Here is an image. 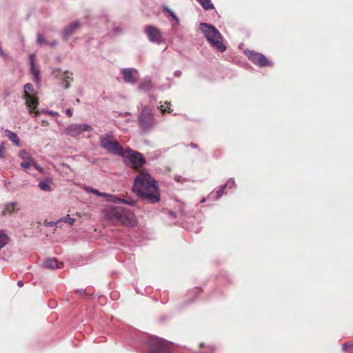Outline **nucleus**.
<instances>
[{
  "label": "nucleus",
  "mask_w": 353,
  "mask_h": 353,
  "mask_svg": "<svg viewBox=\"0 0 353 353\" xmlns=\"http://www.w3.org/2000/svg\"><path fill=\"white\" fill-rule=\"evenodd\" d=\"M132 190L144 202L155 203L160 201L157 181L148 173L143 172L137 176Z\"/></svg>",
  "instance_id": "f257e3e1"
},
{
  "label": "nucleus",
  "mask_w": 353,
  "mask_h": 353,
  "mask_svg": "<svg viewBox=\"0 0 353 353\" xmlns=\"http://www.w3.org/2000/svg\"><path fill=\"white\" fill-rule=\"evenodd\" d=\"M200 29L212 47L220 52L225 51L226 46L223 43V37L214 26L207 23H201Z\"/></svg>",
  "instance_id": "f03ea898"
},
{
  "label": "nucleus",
  "mask_w": 353,
  "mask_h": 353,
  "mask_svg": "<svg viewBox=\"0 0 353 353\" xmlns=\"http://www.w3.org/2000/svg\"><path fill=\"white\" fill-rule=\"evenodd\" d=\"M145 343L150 353H174V344L154 336H148Z\"/></svg>",
  "instance_id": "7ed1b4c3"
},
{
  "label": "nucleus",
  "mask_w": 353,
  "mask_h": 353,
  "mask_svg": "<svg viewBox=\"0 0 353 353\" xmlns=\"http://www.w3.org/2000/svg\"><path fill=\"white\" fill-rule=\"evenodd\" d=\"M99 143L101 148L108 153L119 156L124 153V149L112 132L101 134L99 136Z\"/></svg>",
  "instance_id": "20e7f679"
},
{
  "label": "nucleus",
  "mask_w": 353,
  "mask_h": 353,
  "mask_svg": "<svg viewBox=\"0 0 353 353\" xmlns=\"http://www.w3.org/2000/svg\"><path fill=\"white\" fill-rule=\"evenodd\" d=\"M120 156L124 158L126 165L134 169L139 168L145 163L143 156L140 152L134 151L130 148L124 149V153Z\"/></svg>",
  "instance_id": "39448f33"
},
{
  "label": "nucleus",
  "mask_w": 353,
  "mask_h": 353,
  "mask_svg": "<svg viewBox=\"0 0 353 353\" xmlns=\"http://www.w3.org/2000/svg\"><path fill=\"white\" fill-rule=\"evenodd\" d=\"M138 121L141 129L148 132L157 124V121L152 114V109L145 106L138 117Z\"/></svg>",
  "instance_id": "423d86ee"
},
{
  "label": "nucleus",
  "mask_w": 353,
  "mask_h": 353,
  "mask_svg": "<svg viewBox=\"0 0 353 353\" xmlns=\"http://www.w3.org/2000/svg\"><path fill=\"white\" fill-rule=\"evenodd\" d=\"M34 88L31 83H26L24 85L23 98L26 100V104L30 109V112H33L37 108L38 101L33 97Z\"/></svg>",
  "instance_id": "0eeeda50"
},
{
  "label": "nucleus",
  "mask_w": 353,
  "mask_h": 353,
  "mask_svg": "<svg viewBox=\"0 0 353 353\" xmlns=\"http://www.w3.org/2000/svg\"><path fill=\"white\" fill-rule=\"evenodd\" d=\"M245 54L250 61L260 67L273 65L272 62L268 60V59L261 53L254 51H248Z\"/></svg>",
  "instance_id": "6e6552de"
},
{
  "label": "nucleus",
  "mask_w": 353,
  "mask_h": 353,
  "mask_svg": "<svg viewBox=\"0 0 353 353\" xmlns=\"http://www.w3.org/2000/svg\"><path fill=\"white\" fill-rule=\"evenodd\" d=\"M92 130V127L88 124H72L65 129L67 134L71 137H77L83 132H91Z\"/></svg>",
  "instance_id": "1a4fd4ad"
},
{
  "label": "nucleus",
  "mask_w": 353,
  "mask_h": 353,
  "mask_svg": "<svg viewBox=\"0 0 353 353\" xmlns=\"http://www.w3.org/2000/svg\"><path fill=\"white\" fill-rule=\"evenodd\" d=\"M145 32L150 41L158 44L163 41L162 33L157 28L153 26H148L145 28Z\"/></svg>",
  "instance_id": "9d476101"
},
{
  "label": "nucleus",
  "mask_w": 353,
  "mask_h": 353,
  "mask_svg": "<svg viewBox=\"0 0 353 353\" xmlns=\"http://www.w3.org/2000/svg\"><path fill=\"white\" fill-rule=\"evenodd\" d=\"M118 222L125 225L134 226L137 224V219L132 211L122 208V213H121V217Z\"/></svg>",
  "instance_id": "9b49d317"
},
{
  "label": "nucleus",
  "mask_w": 353,
  "mask_h": 353,
  "mask_svg": "<svg viewBox=\"0 0 353 353\" xmlns=\"http://www.w3.org/2000/svg\"><path fill=\"white\" fill-rule=\"evenodd\" d=\"M121 213H122V208L119 206L110 205L103 210V214L107 219L117 222L121 217Z\"/></svg>",
  "instance_id": "f8f14e48"
},
{
  "label": "nucleus",
  "mask_w": 353,
  "mask_h": 353,
  "mask_svg": "<svg viewBox=\"0 0 353 353\" xmlns=\"http://www.w3.org/2000/svg\"><path fill=\"white\" fill-rule=\"evenodd\" d=\"M123 79L125 83L135 84L137 83L136 77L139 76V72L135 68H123L121 70Z\"/></svg>",
  "instance_id": "ddd939ff"
},
{
  "label": "nucleus",
  "mask_w": 353,
  "mask_h": 353,
  "mask_svg": "<svg viewBox=\"0 0 353 353\" xmlns=\"http://www.w3.org/2000/svg\"><path fill=\"white\" fill-rule=\"evenodd\" d=\"M80 26L81 23L78 21H75L66 26L62 32L63 40L67 41L68 38L80 27Z\"/></svg>",
  "instance_id": "4468645a"
},
{
  "label": "nucleus",
  "mask_w": 353,
  "mask_h": 353,
  "mask_svg": "<svg viewBox=\"0 0 353 353\" xmlns=\"http://www.w3.org/2000/svg\"><path fill=\"white\" fill-rule=\"evenodd\" d=\"M54 74L59 77L61 81H72V73L69 71H61L60 69H57L56 71H54Z\"/></svg>",
  "instance_id": "2eb2a0df"
},
{
  "label": "nucleus",
  "mask_w": 353,
  "mask_h": 353,
  "mask_svg": "<svg viewBox=\"0 0 353 353\" xmlns=\"http://www.w3.org/2000/svg\"><path fill=\"white\" fill-rule=\"evenodd\" d=\"M18 203L17 202H12L8 203L3 210L2 211V214L3 215L11 214L12 213H15L19 210L17 208Z\"/></svg>",
  "instance_id": "dca6fc26"
},
{
  "label": "nucleus",
  "mask_w": 353,
  "mask_h": 353,
  "mask_svg": "<svg viewBox=\"0 0 353 353\" xmlns=\"http://www.w3.org/2000/svg\"><path fill=\"white\" fill-rule=\"evenodd\" d=\"M5 132L6 133V136H7L8 139L10 141H12L14 145H18V146L20 145V139L16 133L10 131L9 130H6L5 131Z\"/></svg>",
  "instance_id": "f3484780"
},
{
  "label": "nucleus",
  "mask_w": 353,
  "mask_h": 353,
  "mask_svg": "<svg viewBox=\"0 0 353 353\" xmlns=\"http://www.w3.org/2000/svg\"><path fill=\"white\" fill-rule=\"evenodd\" d=\"M38 187L43 191L50 192L52 190L51 180L46 179L40 181L38 184Z\"/></svg>",
  "instance_id": "a211bd4d"
},
{
  "label": "nucleus",
  "mask_w": 353,
  "mask_h": 353,
  "mask_svg": "<svg viewBox=\"0 0 353 353\" xmlns=\"http://www.w3.org/2000/svg\"><path fill=\"white\" fill-rule=\"evenodd\" d=\"M152 84L150 79H144L138 86V89L143 91H148L152 88Z\"/></svg>",
  "instance_id": "6ab92c4d"
},
{
  "label": "nucleus",
  "mask_w": 353,
  "mask_h": 353,
  "mask_svg": "<svg viewBox=\"0 0 353 353\" xmlns=\"http://www.w3.org/2000/svg\"><path fill=\"white\" fill-rule=\"evenodd\" d=\"M162 9L163 12L168 13L169 16L171 17L173 20H174L176 25H179V19L170 8H169L167 6H163Z\"/></svg>",
  "instance_id": "aec40b11"
},
{
  "label": "nucleus",
  "mask_w": 353,
  "mask_h": 353,
  "mask_svg": "<svg viewBox=\"0 0 353 353\" xmlns=\"http://www.w3.org/2000/svg\"><path fill=\"white\" fill-rule=\"evenodd\" d=\"M9 237L4 230H0V250L8 244Z\"/></svg>",
  "instance_id": "412c9836"
},
{
  "label": "nucleus",
  "mask_w": 353,
  "mask_h": 353,
  "mask_svg": "<svg viewBox=\"0 0 353 353\" xmlns=\"http://www.w3.org/2000/svg\"><path fill=\"white\" fill-rule=\"evenodd\" d=\"M197 1L205 10H212L214 8V4L211 2V0H197Z\"/></svg>",
  "instance_id": "4be33fe9"
},
{
  "label": "nucleus",
  "mask_w": 353,
  "mask_h": 353,
  "mask_svg": "<svg viewBox=\"0 0 353 353\" xmlns=\"http://www.w3.org/2000/svg\"><path fill=\"white\" fill-rule=\"evenodd\" d=\"M63 265V262H59L57 259L54 257H49L44 260L43 265Z\"/></svg>",
  "instance_id": "5701e85b"
},
{
  "label": "nucleus",
  "mask_w": 353,
  "mask_h": 353,
  "mask_svg": "<svg viewBox=\"0 0 353 353\" xmlns=\"http://www.w3.org/2000/svg\"><path fill=\"white\" fill-rule=\"evenodd\" d=\"M19 155L21 159H23L25 161L33 159L31 155L25 150H21Z\"/></svg>",
  "instance_id": "b1692460"
},
{
  "label": "nucleus",
  "mask_w": 353,
  "mask_h": 353,
  "mask_svg": "<svg viewBox=\"0 0 353 353\" xmlns=\"http://www.w3.org/2000/svg\"><path fill=\"white\" fill-rule=\"evenodd\" d=\"M30 72L34 76V81L37 83H39L40 81L39 71L35 67H34L30 68Z\"/></svg>",
  "instance_id": "393cba45"
},
{
  "label": "nucleus",
  "mask_w": 353,
  "mask_h": 353,
  "mask_svg": "<svg viewBox=\"0 0 353 353\" xmlns=\"http://www.w3.org/2000/svg\"><path fill=\"white\" fill-rule=\"evenodd\" d=\"M60 220L61 222H65L69 223L70 225H73L74 223V219L70 217L69 215H67L65 217L61 218Z\"/></svg>",
  "instance_id": "a878e982"
},
{
  "label": "nucleus",
  "mask_w": 353,
  "mask_h": 353,
  "mask_svg": "<svg viewBox=\"0 0 353 353\" xmlns=\"http://www.w3.org/2000/svg\"><path fill=\"white\" fill-rule=\"evenodd\" d=\"M108 201H112L115 203H122V199H120L116 196L110 194L109 198L108 199Z\"/></svg>",
  "instance_id": "bb28decb"
},
{
  "label": "nucleus",
  "mask_w": 353,
  "mask_h": 353,
  "mask_svg": "<svg viewBox=\"0 0 353 353\" xmlns=\"http://www.w3.org/2000/svg\"><path fill=\"white\" fill-rule=\"evenodd\" d=\"M34 161V159L31 160H26L21 163V166L25 169L29 168L31 165H32Z\"/></svg>",
  "instance_id": "cd10ccee"
},
{
  "label": "nucleus",
  "mask_w": 353,
  "mask_h": 353,
  "mask_svg": "<svg viewBox=\"0 0 353 353\" xmlns=\"http://www.w3.org/2000/svg\"><path fill=\"white\" fill-rule=\"evenodd\" d=\"M226 185H222L220 187V188L216 192V199H219L223 194Z\"/></svg>",
  "instance_id": "c85d7f7f"
},
{
  "label": "nucleus",
  "mask_w": 353,
  "mask_h": 353,
  "mask_svg": "<svg viewBox=\"0 0 353 353\" xmlns=\"http://www.w3.org/2000/svg\"><path fill=\"white\" fill-rule=\"evenodd\" d=\"M37 42L41 45H47L48 43V41L41 34H37Z\"/></svg>",
  "instance_id": "c756f323"
},
{
  "label": "nucleus",
  "mask_w": 353,
  "mask_h": 353,
  "mask_svg": "<svg viewBox=\"0 0 353 353\" xmlns=\"http://www.w3.org/2000/svg\"><path fill=\"white\" fill-rule=\"evenodd\" d=\"M122 203H125L129 205H134L136 201L132 199H122Z\"/></svg>",
  "instance_id": "7c9ffc66"
},
{
  "label": "nucleus",
  "mask_w": 353,
  "mask_h": 353,
  "mask_svg": "<svg viewBox=\"0 0 353 353\" xmlns=\"http://www.w3.org/2000/svg\"><path fill=\"white\" fill-rule=\"evenodd\" d=\"M85 189L86 192H92L98 196L100 195L101 192H99L97 189H94L93 188H91V187H86Z\"/></svg>",
  "instance_id": "2f4dec72"
},
{
  "label": "nucleus",
  "mask_w": 353,
  "mask_h": 353,
  "mask_svg": "<svg viewBox=\"0 0 353 353\" xmlns=\"http://www.w3.org/2000/svg\"><path fill=\"white\" fill-rule=\"evenodd\" d=\"M32 165L37 169L38 171H39L41 173H44V169L41 168L37 163L35 162L34 160Z\"/></svg>",
  "instance_id": "473e14b6"
},
{
  "label": "nucleus",
  "mask_w": 353,
  "mask_h": 353,
  "mask_svg": "<svg viewBox=\"0 0 353 353\" xmlns=\"http://www.w3.org/2000/svg\"><path fill=\"white\" fill-rule=\"evenodd\" d=\"M224 185H226V188H232L235 185V181L233 179H230Z\"/></svg>",
  "instance_id": "72a5a7b5"
},
{
  "label": "nucleus",
  "mask_w": 353,
  "mask_h": 353,
  "mask_svg": "<svg viewBox=\"0 0 353 353\" xmlns=\"http://www.w3.org/2000/svg\"><path fill=\"white\" fill-rule=\"evenodd\" d=\"M30 59V66L31 68H34V54H31L29 57Z\"/></svg>",
  "instance_id": "f704fd0d"
},
{
  "label": "nucleus",
  "mask_w": 353,
  "mask_h": 353,
  "mask_svg": "<svg viewBox=\"0 0 353 353\" xmlns=\"http://www.w3.org/2000/svg\"><path fill=\"white\" fill-rule=\"evenodd\" d=\"M347 348H350L351 350H353V342L344 343L343 345V350H345Z\"/></svg>",
  "instance_id": "c9c22d12"
},
{
  "label": "nucleus",
  "mask_w": 353,
  "mask_h": 353,
  "mask_svg": "<svg viewBox=\"0 0 353 353\" xmlns=\"http://www.w3.org/2000/svg\"><path fill=\"white\" fill-rule=\"evenodd\" d=\"M75 293H77L81 296H87L88 294L85 292V290L83 289H79L75 290Z\"/></svg>",
  "instance_id": "e433bc0d"
},
{
  "label": "nucleus",
  "mask_w": 353,
  "mask_h": 353,
  "mask_svg": "<svg viewBox=\"0 0 353 353\" xmlns=\"http://www.w3.org/2000/svg\"><path fill=\"white\" fill-rule=\"evenodd\" d=\"M61 85L63 86L65 89H68L70 87V81H62L61 83Z\"/></svg>",
  "instance_id": "4c0bfd02"
},
{
  "label": "nucleus",
  "mask_w": 353,
  "mask_h": 353,
  "mask_svg": "<svg viewBox=\"0 0 353 353\" xmlns=\"http://www.w3.org/2000/svg\"><path fill=\"white\" fill-rule=\"evenodd\" d=\"M159 108L160 109V110L163 113H164L165 111H167L168 112H172V110H171L170 108H168V109H166L163 105L159 106Z\"/></svg>",
  "instance_id": "58836bf2"
},
{
  "label": "nucleus",
  "mask_w": 353,
  "mask_h": 353,
  "mask_svg": "<svg viewBox=\"0 0 353 353\" xmlns=\"http://www.w3.org/2000/svg\"><path fill=\"white\" fill-rule=\"evenodd\" d=\"M60 223V220H59L58 221L54 223L52 221L51 222H49L47 223V225H49V226H55V227H58V225Z\"/></svg>",
  "instance_id": "ea45409f"
},
{
  "label": "nucleus",
  "mask_w": 353,
  "mask_h": 353,
  "mask_svg": "<svg viewBox=\"0 0 353 353\" xmlns=\"http://www.w3.org/2000/svg\"><path fill=\"white\" fill-rule=\"evenodd\" d=\"M45 113L48 114V115H51V116H57V115H58L57 112H54L52 110H47V111L45 112Z\"/></svg>",
  "instance_id": "a19ab883"
},
{
  "label": "nucleus",
  "mask_w": 353,
  "mask_h": 353,
  "mask_svg": "<svg viewBox=\"0 0 353 353\" xmlns=\"http://www.w3.org/2000/svg\"><path fill=\"white\" fill-rule=\"evenodd\" d=\"M110 194L105 192H101L99 196L105 197L107 199L109 198Z\"/></svg>",
  "instance_id": "79ce46f5"
},
{
  "label": "nucleus",
  "mask_w": 353,
  "mask_h": 353,
  "mask_svg": "<svg viewBox=\"0 0 353 353\" xmlns=\"http://www.w3.org/2000/svg\"><path fill=\"white\" fill-rule=\"evenodd\" d=\"M201 292V288H194L193 290H192V292L194 293V294H199L200 292Z\"/></svg>",
  "instance_id": "37998d69"
},
{
  "label": "nucleus",
  "mask_w": 353,
  "mask_h": 353,
  "mask_svg": "<svg viewBox=\"0 0 353 353\" xmlns=\"http://www.w3.org/2000/svg\"><path fill=\"white\" fill-rule=\"evenodd\" d=\"M66 112V114L68 116V117H72V111L71 109L68 108L65 111Z\"/></svg>",
  "instance_id": "c03bdc74"
},
{
  "label": "nucleus",
  "mask_w": 353,
  "mask_h": 353,
  "mask_svg": "<svg viewBox=\"0 0 353 353\" xmlns=\"http://www.w3.org/2000/svg\"><path fill=\"white\" fill-rule=\"evenodd\" d=\"M57 44V43L56 41H50V42L48 41V43L47 45L54 47V46H56Z\"/></svg>",
  "instance_id": "a18cd8bd"
},
{
  "label": "nucleus",
  "mask_w": 353,
  "mask_h": 353,
  "mask_svg": "<svg viewBox=\"0 0 353 353\" xmlns=\"http://www.w3.org/2000/svg\"><path fill=\"white\" fill-rule=\"evenodd\" d=\"M174 75L175 77H179L181 75V72L179 70H176L174 72Z\"/></svg>",
  "instance_id": "49530a36"
},
{
  "label": "nucleus",
  "mask_w": 353,
  "mask_h": 353,
  "mask_svg": "<svg viewBox=\"0 0 353 353\" xmlns=\"http://www.w3.org/2000/svg\"><path fill=\"white\" fill-rule=\"evenodd\" d=\"M4 149L3 146L2 145L1 148H0V158L3 159L4 158V156L2 153V151Z\"/></svg>",
  "instance_id": "de8ad7c7"
},
{
  "label": "nucleus",
  "mask_w": 353,
  "mask_h": 353,
  "mask_svg": "<svg viewBox=\"0 0 353 353\" xmlns=\"http://www.w3.org/2000/svg\"><path fill=\"white\" fill-rule=\"evenodd\" d=\"M114 32L115 33L120 32H121V29L119 28V27H115V28H114Z\"/></svg>",
  "instance_id": "09e8293b"
},
{
  "label": "nucleus",
  "mask_w": 353,
  "mask_h": 353,
  "mask_svg": "<svg viewBox=\"0 0 353 353\" xmlns=\"http://www.w3.org/2000/svg\"><path fill=\"white\" fill-rule=\"evenodd\" d=\"M168 213H169V214H170L171 216H172V217H174V218H175V217H176V214H175V212H173V211H169V212H168Z\"/></svg>",
  "instance_id": "8fccbe9b"
},
{
  "label": "nucleus",
  "mask_w": 353,
  "mask_h": 353,
  "mask_svg": "<svg viewBox=\"0 0 353 353\" xmlns=\"http://www.w3.org/2000/svg\"><path fill=\"white\" fill-rule=\"evenodd\" d=\"M46 268H48L49 269H51V270H54V268H59L60 266H52V265H50V266H45Z\"/></svg>",
  "instance_id": "3c124183"
},
{
  "label": "nucleus",
  "mask_w": 353,
  "mask_h": 353,
  "mask_svg": "<svg viewBox=\"0 0 353 353\" xmlns=\"http://www.w3.org/2000/svg\"><path fill=\"white\" fill-rule=\"evenodd\" d=\"M17 285H18L19 287H22V286H23V282L22 281H21V280H20V281H18V282H17Z\"/></svg>",
  "instance_id": "603ef678"
},
{
  "label": "nucleus",
  "mask_w": 353,
  "mask_h": 353,
  "mask_svg": "<svg viewBox=\"0 0 353 353\" xmlns=\"http://www.w3.org/2000/svg\"><path fill=\"white\" fill-rule=\"evenodd\" d=\"M190 146L192 148H197V145L195 144V143H190Z\"/></svg>",
  "instance_id": "864d4df0"
},
{
  "label": "nucleus",
  "mask_w": 353,
  "mask_h": 353,
  "mask_svg": "<svg viewBox=\"0 0 353 353\" xmlns=\"http://www.w3.org/2000/svg\"><path fill=\"white\" fill-rule=\"evenodd\" d=\"M208 348H209L210 350H212V351H214V350H215V347H214V346H212V345H210V346L208 347Z\"/></svg>",
  "instance_id": "5fc2aeb1"
},
{
  "label": "nucleus",
  "mask_w": 353,
  "mask_h": 353,
  "mask_svg": "<svg viewBox=\"0 0 353 353\" xmlns=\"http://www.w3.org/2000/svg\"><path fill=\"white\" fill-rule=\"evenodd\" d=\"M151 100H155V98L153 96H150Z\"/></svg>",
  "instance_id": "6e6d98bb"
},
{
  "label": "nucleus",
  "mask_w": 353,
  "mask_h": 353,
  "mask_svg": "<svg viewBox=\"0 0 353 353\" xmlns=\"http://www.w3.org/2000/svg\"><path fill=\"white\" fill-rule=\"evenodd\" d=\"M205 201V199H203L201 201V203H204Z\"/></svg>",
  "instance_id": "4d7b16f0"
},
{
  "label": "nucleus",
  "mask_w": 353,
  "mask_h": 353,
  "mask_svg": "<svg viewBox=\"0 0 353 353\" xmlns=\"http://www.w3.org/2000/svg\"><path fill=\"white\" fill-rule=\"evenodd\" d=\"M165 103L167 105H170V103H168V102H165Z\"/></svg>",
  "instance_id": "13d9d810"
},
{
  "label": "nucleus",
  "mask_w": 353,
  "mask_h": 353,
  "mask_svg": "<svg viewBox=\"0 0 353 353\" xmlns=\"http://www.w3.org/2000/svg\"><path fill=\"white\" fill-rule=\"evenodd\" d=\"M79 99H77V103H79Z\"/></svg>",
  "instance_id": "bf43d9fd"
},
{
  "label": "nucleus",
  "mask_w": 353,
  "mask_h": 353,
  "mask_svg": "<svg viewBox=\"0 0 353 353\" xmlns=\"http://www.w3.org/2000/svg\"><path fill=\"white\" fill-rule=\"evenodd\" d=\"M350 353H353V352H350Z\"/></svg>",
  "instance_id": "052dcab7"
}]
</instances>
